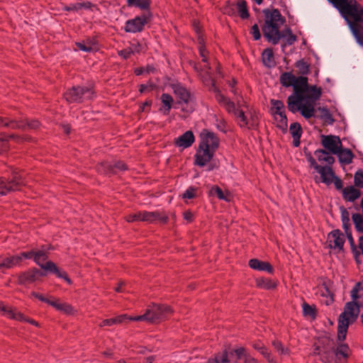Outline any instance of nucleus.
<instances>
[{
  "instance_id": "cd10ccee",
  "label": "nucleus",
  "mask_w": 363,
  "mask_h": 363,
  "mask_svg": "<svg viewBox=\"0 0 363 363\" xmlns=\"http://www.w3.org/2000/svg\"><path fill=\"white\" fill-rule=\"evenodd\" d=\"M262 60L264 65L271 68L276 65L272 48H266L262 53Z\"/></svg>"
},
{
  "instance_id": "bb28decb",
  "label": "nucleus",
  "mask_w": 363,
  "mask_h": 363,
  "mask_svg": "<svg viewBox=\"0 0 363 363\" xmlns=\"http://www.w3.org/2000/svg\"><path fill=\"white\" fill-rule=\"evenodd\" d=\"M252 346L255 350L259 351L263 355L268 363H277L271 352L268 351V349L262 342H253Z\"/></svg>"
},
{
  "instance_id": "393cba45",
  "label": "nucleus",
  "mask_w": 363,
  "mask_h": 363,
  "mask_svg": "<svg viewBox=\"0 0 363 363\" xmlns=\"http://www.w3.org/2000/svg\"><path fill=\"white\" fill-rule=\"evenodd\" d=\"M160 100L162 106L160 108V111L167 116L169 113L172 107L174 102L173 98L170 94L163 93L160 96Z\"/></svg>"
},
{
  "instance_id": "2eb2a0df",
  "label": "nucleus",
  "mask_w": 363,
  "mask_h": 363,
  "mask_svg": "<svg viewBox=\"0 0 363 363\" xmlns=\"http://www.w3.org/2000/svg\"><path fill=\"white\" fill-rule=\"evenodd\" d=\"M345 241V235L339 229L334 230L328 235L327 242L331 249L342 250Z\"/></svg>"
},
{
  "instance_id": "09e8293b",
  "label": "nucleus",
  "mask_w": 363,
  "mask_h": 363,
  "mask_svg": "<svg viewBox=\"0 0 363 363\" xmlns=\"http://www.w3.org/2000/svg\"><path fill=\"white\" fill-rule=\"evenodd\" d=\"M229 354L231 357H233V354L236 356V360L238 362V359H240L241 358H244V360L246 358V356H250L248 353L246 352L245 349L244 347H239L237 349H235L230 352H229Z\"/></svg>"
},
{
  "instance_id": "8fccbe9b",
  "label": "nucleus",
  "mask_w": 363,
  "mask_h": 363,
  "mask_svg": "<svg viewBox=\"0 0 363 363\" xmlns=\"http://www.w3.org/2000/svg\"><path fill=\"white\" fill-rule=\"evenodd\" d=\"M77 47L82 51L84 52H91L94 50L93 45L94 44L91 40H87L86 42H79L76 43Z\"/></svg>"
},
{
  "instance_id": "a19ab883",
  "label": "nucleus",
  "mask_w": 363,
  "mask_h": 363,
  "mask_svg": "<svg viewBox=\"0 0 363 363\" xmlns=\"http://www.w3.org/2000/svg\"><path fill=\"white\" fill-rule=\"evenodd\" d=\"M4 127H9L12 129H19L25 131V126L23 125V120H10L8 119L6 122L4 123Z\"/></svg>"
},
{
  "instance_id": "b1692460",
  "label": "nucleus",
  "mask_w": 363,
  "mask_h": 363,
  "mask_svg": "<svg viewBox=\"0 0 363 363\" xmlns=\"http://www.w3.org/2000/svg\"><path fill=\"white\" fill-rule=\"evenodd\" d=\"M330 153L325 150L318 149L315 151L314 155L320 162H325L326 164L325 166L331 167L335 162V158Z\"/></svg>"
},
{
  "instance_id": "13d9d810",
  "label": "nucleus",
  "mask_w": 363,
  "mask_h": 363,
  "mask_svg": "<svg viewBox=\"0 0 363 363\" xmlns=\"http://www.w3.org/2000/svg\"><path fill=\"white\" fill-rule=\"evenodd\" d=\"M210 193L212 195H216L220 200L228 201V199L224 195L222 189L218 186H213L211 189Z\"/></svg>"
},
{
  "instance_id": "bf43d9fd",
  "label": "nucleus",
  "mask_w": 363,
  "mask_h": 363,
  "mask_svg": "<svg viewBox=\"0 0 363 363\" xmlns=\"http://www.w3.org/2000/svg\"><path fill=\"white\" fill-rule=\"evenodd\" d=\"M155 70V69L152 65H147L145 68H144V67L135 68L134 70V73L135 74V75L138 76V75L143 74L144 72H146L147 74L154 72Z\"/></svg>"
},
{
  "instance_id": "6ab92c4d",
  "label": "nucleus",
  "mask_w": 363,
  "mask_h": 363,
  "mask_svg": "<svg viewBox=\"0 0 363 363\" xmlns=\"http://www.w3.org/2000/svg\"><path fill=\"white\" fill-rule=\"evenodd\" d=\"M172 89L174 94L179 99L177 101L178 104H188L190 100V92L180 84H172Z\"/></svg>"
},
{
  "instance_id": "ddd939ff",
  "label": "nucleus",
  "mask_w": 363,
  "mask_h": 363,
  "mask_svg": "<svg viewBox=\"0 0 363 363\" xmlns=\"http://www.w3.org/2000/svg\"><path fill=\"white\" fill-rule=\"evenodd\" d=\"M296 82L293 86V93L298 95H311L313 94V87H317L315 85L310 86L308 83L306 77L301 76L296 77Z\"/></svg>"
},
{
  "instance_id": "f704fd0d",
  "label": "nucleus",
  "mask_w": 363,
  "mask_h": 363,
  "mask_svg": "<svg viewBox=\"0 0 363 363\" xmlns=\"http://www.w3.org/2000/svg\"><path fill=\"white\" fill-rule=\"evenodd\" d=\"M281 33L284 35L281 38H286V43L281 45L282 49L285 48L286 45H291L297 40L296 35L292 33L290 28H285L284 30L281 31Z\"/></svg>"
},
{
  "instance_id": "4be33fe9",
  "label": "nucleus",
  "mask_w": 363,
  "mask_h": 363,
  "mask_svg": "<svg viewBox=\"0 0 363 363\" xmlns=\"http://www.w3.org/2000/svg\"><path fill=\"white\" fill-rule=\"evenodd\" d=\"M231 356L227 350L215 354L214 357L209 358L205 363H237L230 359Z\"/></svg>"
},
{
  "instance_id": "5fc2aeb1",
  "label": "nucleus",
  "mask_w": 363,
  "mask_h": 363,
  "mask_svg": "<svg viewBox=\"0 0 363 363\" xmlns=\"http://www.w3.org/2000/svg\"><path fill=\"white\" fill-rule=\"evenodd\" d=\"M289 131L292 137H295V134H297L298 135H301L303 133L301 125H300V123L297 122L291 124L289 127Z\"/></svg>"
},
{
  "instance_id": "c9c22d12",
  "label": "nucleus",
  "mask_w": 363,
  "mask_h": 363,
  "mask_svg": "<svg viewBox=\"0 0 363 363\" xmlns=\"http://www.w3.org/2000/svg\"><path fill=\"white\" fill-rule=\"evenodd\" d=\"M57 311L64 312L65 313H71L73 311L72 307L66 303H60L57 300H51L50 304Z\"/></svg>"
},
{
  "instance_id": "f8f14e48",
  "label": "nucleus",
  "mask_w": 363,
  "mask_h": 363,
  "mask_svg": "<svg viewBox=\"0 0 363 363\" xmlns=\"http://www.w3.org/2000/svg\"><path fill=\"white\" fill-rule=\"evenodd\" d=\"M45 276H46L45 272L33 267L18 274V283L21 285L30 284L38 281L40 277Z\"/></svg>"
},
{
  "instance_id": "0eeeda50",
  "label": "nucleus",
  "mask_w": 363,
  "mask_h": 363,
  "mask_svg": "<svg viewBox=\"0 0 363 363\" xmlns=\"http://www.w3.org/2000/svg\"><path fill=\"white\" fill-rule=\"evenodd\" d=\"M25 184L22 175L16 171L13 172L8 178L0 177V196L19 191Z\"/></svg>"
},
{
  "instance_id": "de8ad7c7",
  "label": "nucleus",
  "mask_w": 363,
  "mask_h": 363,
  "mask_svg": "<svg viewBox=\"0 0 363 363\" xmlns=\"http://www.w3.org/2000/svg\"><path fill=\"white\" fill-rule=\"evenodd\" d=\"M240 121H238V125L240 127H246L248 125V121L247 119L246 116L245 115V112L242 109H237V111L235 114L234 115Z\"/></svg>"
},
{
  "instance_id": "20e7f679",
  "label": "nucleus",
  "mask_w": 363,
  "mask_h": 363,
  "mask_svg": "<svg viewBox=\"0 0 363 363\" xmlns=\"http://www.w3.org/2000/svg\"><path fill=\"white\" fill-rule=\"evenodd\" d=\"M264 14V22L262 30L266 40L272 45H277L283 36L280 27L286 19L277 9H265L262 11Z\"/></svg>"
},
{
  "instance_id": "f3484780",
  "label": "nucleus",
  "mask_w": 363,
  "mask_h": 363,
  "mask_svg": "<svg viewBox=\"0 0 363 363\" xmlns=\"http://www.w3.org/2000/svg\"><path fill=\"white\" fill-rule=\"evenodd\" d=\"M142 221L150 223L159 221L162 224L168 222L169 218L163 211H141Z\"/></svg>"
},
{
  "instance_id": "37998d69",
  "label": "nucleus",
  "mask_w": 363,
  "mask_h": 363,
  "mask_svg": "<svg viewBox=\"0 0 363 363\" xmlns=\"http://www.w3.org/2000/svg\"><path fill=\"white\" fill-rule=\"evenodd\" d=\"M352 218L357 231L363 233V216L359 213H353Z\"/></svg>"
},
{
  "instance_id": "7ed1b4c3",
  "label": "nucleus",
  "mask_w": 363,
  "mask_h": 363,
  "mask_svg": "<svg viewBox=\"0 0 363 363\" xmlns=\"http://www.w3.org/2000/svg\"><path fill=\"white\" fill-rule=\"evenodd\" d=\"M313 94L311 95H298L291 94L287 98V108L293 113L300 112L306 119L314 116V104L321 96L320 88L313 87Z\"/></svg>"
},
{
  "instance_id": "680f3d73",
  "label": "nucleus",
  "mask_w": 363,
  "mask_h": 363,
  "mask_svg": "<svg viewBox=\"0 0 363 363\" xmlns=\"http://www.w3.org/2000/svg\"><path fill=\"white\" fill-rule=\"evenodd\" d=\"M112 167H114V172H112V174H116L118 172L125 171L128 169L127 165L122 161H117Z\"/></svg>"
},
{
  "instance_id": "f03ea898",
  "label": "nucleus",
  "mask_w": 363,
  "mask_h": 363,
  "mask_svg": "<svg viewBox=\"0 0 363 363\" xmlns=\"http://www.w3.org/2000/svg\"><path fill=\"white\" fill-rule=\"evenodd\" d=\"M359 290L360 283L358 282L351 291L352 301L345 303L343 312L338 317L337 340L340 342L345 340L349 325L354 323L359 316V305L357 300Z\"/></svg>"
},
{
  "instance_id": "aec40b11",
  "label": "nucleus",
  "mask_w": 363,
  "mask_h": 363,
  "mask_svg": "<svg viewBox=\"0 0 363 363\" xmlns=\"http://www.w3.org/2000/svg\"><path fill=\"white\" fill-rule=\"evenodd\" d=\"M195 138L191 130L186 131L175 140V145L178 147L187 148L190 147L194 142Z\"/></svg>"
},
{
  "instance_id": "5701e85b",
  "label": "nucleus",
  "mask_w": 363,
  "mask_h": 363,
  "mask_svg": "<svg viewBox=\"0 0 363 363\" xmlns=\"http://www.w3.org/2000/svg\"><path fill=\"white\" fill-rule=\"evenodd\" d=\"M20 259L13 255H9L0 258V272L18 266V262Z\"/></svg>"
},
{
  "instance_id": "6e6d98bb",
  "label": "nucleus",
  "mask_w": 363,
  "mask_h": 363,
  "mask_svg": "<svg viewBox=\"0 0 363 363\" xmlns=\"http://www.w3.org/2000/svg\"><path fill=\"white\" fill-rule=\"evenodd\" d=\"M303 313L304 315L315 318L316 315L315 308L304 302L303 303Z\"/></svg>"
},
{
  "instance_id": "1a4fd4ad",
  "label": "nucleus",
  "mask_w": 363,
  "mask_h": 363,
  "mask_svg": "<svg viewBox=\"0 0 363 363\" xmlns=\"http://www.w3.org/2000/svg\"><path fill=\"white\" fill-rule=\"evenodd\" d=\"M146 313L148 322L159 323L167 318L173 311L169 306L153 303L147 308Z\"/></svg>"
},
{
  "instance_id": "dca6fc26",
  "label": "nucleus",
  "mask_w": 363,
  "mask_h": 363,
  "mask_svg": "<svg viewBox=\"0 0 363 363\" xmlns=\"http://www.w3.org/2000/svg\"><path fill=\"white\" fill-rule=\"evenodd\" d=\"M215 152L199 145V148L194 155V164L199 167H204L213 157Z\"/></svg>"
},
{
  "instance_id": "79ce46f5",
  "label": "nucleus",
  "mask_w": 363,
  "mask_h": 363,
  "mask_svg": "<svg viewBox=\"0 0 363 363\" xmlns=\"http://www.w3.org/2000/svg\"><path fill=\"white\" fill-rule=\"evenodd\" d=\"M295 66L298 69V73L302 75H306L310 72V65L305 62L303 59L298 60Z\"/></svg>"
},
{
  "instance_id": "2f4dec72",
  "label": "nucleus",
  "mask_w": 363,
  "mask_h": 363,
  "mask_svg": "<svg viewBox=\"0 0 363 363\" xmlns=\"http://www.w3.org/2000/svg\"><path fill=\"white\" fill-rule=\"evenodd\" d=\"M127 5L129 7L135 6L139 8L141 10L150 11V0H127Z\"/></svg>"
},
{
  "instance_id": "c03bdc74",
  "label": "nucleus",
  "mask_w": 363,
  "mask_h": 363,
  "mask_svg": "<svg viewBox=\"0 0 363 363\" xmlns=\"http://www.w3.org/2000/svg\"><path fill=\"white\" fill-rule=\"evenodd\" d=\"M272 345L274 349L278 352L281 355H289L291 350L288 347H284L283 344L279 340H274L272 342Z\"/></svg>"
},
{
  "instance_id": "412c9836",
  "label": "nucleus",
  "mask_w": 363,
  "mask_h": 363,
  "mask_svg": "<svg viewBox=\"0 0 363 363\" xmlns=\"http://www.w3.org/2000/svg\"><path fill=\"white\" fill-rule=\"evenodd\" d=\"M249 266L255 270L265 271L271 274L274 273L273 267L267 262L260 261L257 259H251L249 261Z\"/></svg>"
},
{
  "instance_id": "9d476101",
  "label": "nucleus",
  "mask_w": 363,
  "mask_h": 363,
  "mask_svg": "<svg viewBox=\"0 0 363 363\" xmlns=\"http://www.w3.org/2000/svg\"><path fill=\"white\" fill-rule=\"evenodd\" d=\"M152 16V13L148 11L141 16L128 20L125 22L124 30L126 33H132L142 32L144 30L145 26L151 21Z\"/></svg>"
},
{
  "instance_id": "69168bd1",
  "label": "nucleus",
  "mask_w": 363,
  "mask_h": 363,
  "mask_svg": "<svg viewBox=\"0 0 363 363\" xmlns=\"http://www.w3.org/2000/svg\"><path fill=\"white\" fill-rule=\"evenodd\" d=\"M155 88V85L152 82H149L147 84H140L139 91L140 93H144L146 91H151Z\"/></svg>"
},
{
  "instance_id": "c756f323",
  "label": "nucleus",
  "mask_w": 363,
  "mask_h": 363,
  "mask_svg": "<svg viewBox=\"0 0 363 363\" xmlns=\"http://www.w3.org/2000/svg\"><path fill=\"white\" fill-rule=\"evenodd\" d=\"M270 112L274 116L285 113L284 104L282 101L272 99L270 100Z\"/></svg>"
},
{
  "instance_id": "338daca9",
  "label": "nucleus",
  "mask_w": 363,
  "mask_h": 363,
  "mask_svg": "<svg viewBox=\"0 0 363 363\" xmlns=\"http://www.w3.org/2000/svg\"><path fill=\"white\" fill-rule=\"evenodd\" d=\"M223 107L226 109L228 113H232L234 115L237 111V108H235V105L234 102L231 101L230 99L226 102V104L223 106ZM238 109H239L238 108Z\"/></svg>"
},
{
  "instance_id": "473e14b6",
  "label": "nucleus",
  "mask_w": 363,
  "mask_h": 363,
  "mask_svg": "<svg viewBox=\"0 0 363 363\" xmlns=\"http://www.w3.org/2000/svg\"><path fill=\"white\" fill-rule=\"evenodd\" d=\"M255 281L257 287L267 290L275 289L277 286L276 283L269 278H257Z\"/></svg>"
},
{
  "instance_id": "4c0bfd02",
  "label": "nucleus",
  "mask_w": 363,
  "mask_h": 363,
  "mask_svg": "<svg viewBox=\"0 0 363 363\" xmlns=\"http://www.w3.org/2000/svg\"><path fill=\"white\" fill-rule=\"evenodd\" d=\"M274 117V120L277 121V127L281 130L283 133H286L288 123L286 113H281V115Z\"/></svg>"
},
{
  "instance_id": "7c9ffc66",
  "label": "nucleus",
  "mask_w": 363,
  "mask_h": 363,
  "mask_svg": "<svg viewBox=\"0 0 363 363\" xmlns=\"http://www.w3.org/2000/svg\"><path fill=\"white\" fill-rule=\"evenodd\" d=\"M351 354V350L347 344L340 343L337 347L335 346L334 356L339 357H342L344 359H347Z\"/></svg>"
},
{
  "instance_id": "a878e982",
  "label": "nucleus",
  "mask_w": 363,
  "mask_h": 363,
  "mask_svg": "<svg viewBox=\"0 0 363 363\" xmlns=\"http://www.w3.org/2000/svg\"><path fill=\"white\" fill-rule=\"evenodd\" d=\"M360 196V191L352 186L345 187L342 189V196L345 201L352 202Z\"/></svg>"
},
{
  "instance_id": "49530a36",
  "label": "nucleus",
  "mask_w": 363,
  "mask_h": 363,
  "mask_svg": "<svg viewBox=\"0 0 363 363\" xmlns=\"http://www.w3.org/2000/svg\"><path fill=\"white\" fill-rule=\"evenodd\" d=\"M236 5L228 1L222 8L223 13L228 16L235 15Z\"/></svg>"
},
{
  "instance_id": "ea45409f",
  "label": "nucleus",
  "mask_w": 363,
  "mask_h": 363,
  "mask_svg": "<svg viewBox=\"0 0 363 363\" xmlns=\"http://www.w3.org/2000/svg\"><path fill=\"white\" fill-rule=\"evenodd\" d=\"M318 110L320 111V118L323 120V121L328 124L332 125L335 122V119L333 118L332 114L330 113L328 108L325 107L319 108Z\"/></svg>"
},
{
  "instance_id": "e2e57ef3",
  "label": "nucleus",
  "mask_w": 363,
  "mask_h": 363,
  "mask_svg": "<svg viewBox=\"0 0 363 363\" xmlns=\"http://www.w3.org/2000/svg\"><path fill=\"white\" fill-rule=\"evenodd\" d=\"M142 213L141 211H138L133 214H130L125 217V220L128 223L134 222V221H142Z\"/></svg>"
},
{
  "instance_id": "603ef678",
  "label": "nucleus",
  "mask_w": 363,
  "mask_h": 363,
  "mask_svg": "<svg viewBox=\"0 0 363 363\" xmlns=\"http://www.w3.org/2000/svg\"><path fill=\"white\" fill-rule=\"evenodd\" d=\"M23 125L25 126V130H35L40 127V122L37 120H30L28 119L23 120Z\"/></svg>"
},
{
  "instance_id": "a18cd8bd",
  "label": "nucleus",
  "mask_w": 363,
  "mask_h": 363,
  "mask_svg": "<svg viewBox=\"0 0 363 363\" xmlns=\"http://www.w3.org/2000/svg\"><path fill=\"white\" fill-rule=\"evenodd\" d=\"M5 313L8 314L9 318L21 320V321H26V319L25 318L23 313L18 312L16 309L13 308H9L6 307V311L4 312Z\"/></svg>"
},
{
  "instance_id": "774afa93",
  "label": "nucleus",
  "mask_w": 363,
  "mask_h": 363,
  "mask_svg": "<svg viewBox=\"0 0 363 363\" xmlns=\"http://www.w3.org/2000/svg\"><path fill=\"white\" fill-rule=\"evenodd\" d=\"M129 316L126 314H122L113 318L115 324H120L128 320Z\"/></svg>"
},
{
  "instance_id": "a211bd4d",
  "label": "nucleus",
  "mask_w": 363,
  "mask_h": 363,
  "mask_svg": "<svg viewBox=\"0 0 363 363\" xmlns=\"http://www.w3.org/2000/svg\"><path fill=\"white\" fill-rule=\"evenodd\" d=\"M199 145L216 152L219 146V138L214 133L207 132L203 135Z\"/></svg>"
},
{
  "instance_id": "9b49d317",
  "label": "nucleus",
  "mask_w": 363,
  "mask_h": 363,
  "mask_svg": "<svg viewBox=\"0 0 363 363\" xmlns=\"http://www.w3.org/2000/svg\"><path fill=\"white\" fill-rule=\"evenodd\" d=\"M306 157L310 164V167L313 168L320 174L321 182L326 185L331 184L333 183V180H334L333 179L336 176L332 167L318 164L315 160L312 157L310 152L306 153Z\"/></svg>"
},
{
  "instance_id": "864d4df0",
  "label": "nucleus",
  "mask_w": 363,
  "mask_h": 363,
  "mask_svg": "<svg viewBox=\"0 0 363 363\" xmlns=\"http://www.w3.org/2000/svg\"><path fill=\"white\" fill-rule=\"evenodd\" d=\"M34 252H35V250H32L30 251L22 252L18 255H13L14 257H17L20 259V260H18V266L21 265V264L23 261V259H32L33 258L34 259Z\"/></svg>"
},
{
  "instance_id": "0e129e2a",
  "label": "nucleus",
  "mask_w": 363,
  "mask_h": 363,
  "mask_svg": "<svg viewBox=\"0 0 363 363\" xmlns=\"http://www.w3.org/2000/svg\"><path fill=\"white\" fill-rule=\"evenodd\" d=\"M250 33L252 35L255 40H258L261 38V33L259 31V26L257 23L254 24L250 31Z\"/></svg>"
},
{
  "instance_id": "4d7b16f0",
  "label": "nucleus",
  "mask_w": 363,
  "mask_h": 363,
  "mask_svg": "<svg viewBox=\"0 0 363 363\" xmlns=\"http://www.w3.org/2000/svg\"><path fill=\"white\" fill-rule=\"evenodd\" d=\"M354 185L359 188H363V170L359 169L356 172L354 177Z\"/></svg>"
},
{
  "instance_id": "72a5a7b5",
  "label": "nucleus",
  "mask_w": 363,
  "mask_h": 363,
  "mask_svg": "<svg viewBox=\"0 0 363 363\" xmlns=\"http://www.w3.org/2000/svg\"><path fill=\"white\" fill-rule=\"evenodd\" d=\"M296 79L291 72H284L280 76V82L285 87L293 86Z\"/></svg>"
},
{
  "instance_id": "f257e3e1",
  "label": "nucleus",
  "mask_w": 363,
  "mask_h": 363,
  "mask_svg": "<svg viewBox=\"0 0 363 363\" xmlns=\"http://www.w3.org/2000/svg\"><path fill=\"white\" fill-rule=\"evenodd\" d=\"M349 23L357 43L363 46V6L356 0H328Z\"/></svg>"
},
{
  "instance_id": "052dcab7",
  "label": "nucleus",
  "mask_w": 363,
  "mask_h": 363,
  "mask_svg": "<svg viewBox=\"0 0 363 363\" xmlns=\"http://www.w3.org/2000/svg\"><path fill=\"white\" fill-rule=\"evenodd\" d=\"M197 191V188L194 186L189 187L182 194L183 199H191L196 197V192Z\"/></svg>"
},
{
  "instance_id": "6e6552de",
  "label": "nucleus",
  "mask_w": 363,
  "mask_h": 363,
  "mask_svg": "<svg viewBox=\"0 0 363 363\" xmlns=\"http://www.w3.org/2000/svg\"><path fill=\"white\" fill-rule=\"evenodd\" d=\"M94 91L91 87L86 86H76L67 89L64 97L69 103H82L85 100L92 99Z\"/></svg>"
},
{
  "instance_id": "423d86ee",
  "label": "nucleus",
  "mask_w": 363,
  "mask_h": 363,
  "mask_svg": "<svg viewBox=\"0 0 363 363\" xmlns=\"http://www.w3.org/2000/svg\"><path fill=\"white\" fill-rule=\"evenodd\" d=\"M48 258V255L45 252V250L40 248L34 252V262L36 264L45 271L50 272L55 274L57 277L63 279L68 284H72V281L69 278L67 272L58 268L53 262L48 261L45 264L42 263V262L47 260Z\"/></svg>"
},
{
  "instance_id": "e433bc0d",
  "label": "nucleus",
  "mask_w": 363,
  "mask_h": 363,
  "mask_svg": "<svg viewBox=\"0 0 363 363\" xmlns=\"http://www.w3.org/2000/svg\"><path fill=\"white\" fill-rule=\"evenodd\" d=\"M236 9L241 18H248L250 15L247 6V3L245 0H239L236 4Z\"/></svg>"
},
{
  "instance_id": "58836bf2",
  "label": "nucleus",
  "mask_w": 363,
  "mask_h": 363,
  "mask_svg": "<svg viewBox=\"0 0 363 363\" xmlns=\"http://www.w3.org/2000/svg\"><path fill=\"white\" fill-rule=\"evenodd\" d=\"M96 168L99 173L103 174H112V172H114V167L108 162H103L98 164Z\"/></svg>"
},
{
  "instance_id": "3c124183",
  "label": "nucleus",
  "mask_w": 363,
  "mask_h": 363,
  "mask_svg": "<svg viewBox=\"0 0 363 363\" xmlns=\"http://www.w3.org/2000/svg\"><path fill=\"white\" fill-rule=\"evenodd\" d=\"M347 237L351 246L352 252L354 255V258L357 262H359L358 257L360 255L359 252L357 250L356 245L352 235V233H347Z\"/></svg>"
},
{
  "instance_id": "4468645a",
  "label": "nucleus",
  "mask_w": 363,
  "mask_h": 363,
  "mask_svg": "<svg viewBox=\"0 0 363 363\" xmlns=\"http://www.w3.org/2000/svg\"><path fill=\"white\" fill-rule=\"evenodd\" d=\"M321 144L329 152L335 155L339 152L342 147V143L338 136L335 135H322Z\"/></svg>"
},
{
  "instance_id": "39448f33",
  "label": "nucleus",
  "mask_w": 363,
  "mask_h": 363,
  "mask_svg": "<svg viewBox=\"0 0 363 363\" xmlns=\"http://www.w3.org/2000/svg\"><path fill=\"white\" fill-rule=\"evenodd\" d=\"M335 343L329 337H323L313 345L311 355L319 356L323 363H330L334 359Z\"/></svg>"
},
{
  "instance_id": "c85d7f7f",
  "label": "nucleus",
  "mask_w": 363,
  "mask_h": 363,
  "mask_svg": "<svg viewBox=\"0 0 363 363\" xmlns=\"http://www.w3.org/2000/svg\"><path fill=\"white\" fill-rule=\"evenodd\" d=\"M340 163L349 164L352 162L354 157L352 152L349 149H343L342 147L339 149V152L336 154Z\"/></svg>"
}]
</instances>
